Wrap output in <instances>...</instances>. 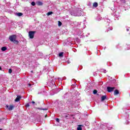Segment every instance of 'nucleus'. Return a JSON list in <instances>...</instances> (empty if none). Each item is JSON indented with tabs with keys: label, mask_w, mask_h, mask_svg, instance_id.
Here are the masks:
<instances>
[{
	"label": "nucleus",
	"mask_w": 130,
	"mask_h": 130,
	"mask_svg": "<svg viewBox=\"0 0 130 130\" xmlns=\"http://www.w3.org/2000/svg\"><path fill=\"white\" fill-rule=\"evenodd\" d=\"M82 125H79L78 127H77V130H82Z\"/></svg>",
	"instance_id": "obj_14"
},
{
	"label": "nucleus",
	"mask_w": 130,
	"mask_h": 130,
	"mask_svg": "<svg viewBox=\"0 0 130 130\" xmlns=\"http://www.w3.org/2000/svg\"><path fill=\"white\" fill-rule=\"evenodd\" d=\"M120 1H121V3H125V0H120Z\"/></svg>",
	"instance_id": "obj_23"
},
{
	"label": "nucleus",
	"mask_w": 130,
	"mask_h": 130,
	"mask_svg": "<svg viewBox=\"0 0 130 130\" xmlns=\"http://www.w3.org/2000/svg\"><path fill=\"white\" fill-rule=\"evenodd\" d=\"M41 110H47V109H41Z\"/></svg>",
	"instance_id": "obj_27"
},
{
	"label": "nucleus",
	"mask_w": 130,
	"mask_h": 130,
	"mask_svg": "<svg viewBox=\"0 0 130 130\" xmlns=\"http://www.w3.org/2000/svg\"><path fill=\"white\" fill-rule=\"evenodd\" d=\"M22 15H23V14L22 13H17V16H18V17H21V16H22Z\"/></svg>",
	"instance_id": "obj_15"
},
{
	"label": "nucleus",
	"mask_w": 130,
	"mask_h": 130,
	"mask_svg": "<svg viewBox=\"0 0 130 130\" xmlns=\"http://www.w3.org/2000/svg\"><path fill=\"white\" fill-rule=\"evenodd\" d=\"M21 97L20 95H18L16 99L15 100V102H19L20 101V99H21Z\"/></svg>",
	"instance_id": "obj_6"
},
{
	"label": "nucleus",
	"mask_w": 130,
	"mask_h": 130,
	"mask_svg": "<svg viewBox=\"0 0 130 130\" xmlns=\"http://www.w3.org/2000/svg\"><path fill=\"white\" fill-rule=\"evenodd\" d=\"M93 7L94 8H97L98 7V3L97 2H95L93 4Z\"/></svg>",
	"instance_id": "obj_7"
},
{
	"label": "nucleus",
	"mask_w": 130,
	"mask_h": 130,
	"mask_svg": "<svg viewBox=\"0 0 130 130\" xmlns=\"http://www.w3.org/2000/svg\"><path fill=\"white\" fill-rule=\"evenodd\" d=\"M69 117V114L65 115V118H68Z\"/></svg>",
	"instance_id": "obj_22"
},
{
	"label": "nucleus",
	"mask_w": 130,
	"mask_h": 130,
	"mask_svg": "<svg viewBox=\"0 0 130 130\" xmlns=\"http://www.w3.org/2000/svg\"><path fill=\"white\" fill-rule=\"evenodd\" d=\"M7 49H8V48H7V47H3L1 48V50L2 51H6V50H7Z\"/></svg>",
	"instance_id": "obj_9"
},
{
	"label": "nucleus",
	"mask_w": 130,
	"mask_h": 130,
	"mask_svg": "<svg viewBox=\"0 0 130 130\" xmlns=\"http://www.w3.org/2000/svg\"><path fill=\"white\" fill-rule=\"evenodd\" d=\"M16 39H17V36L16 35H12L9 37V40L10 41H12V42L16 40Z\"/></svg>",
	"instance_id": "obj_3"
},
{
	"label": "nucleus",
	"mask_w": 130,
	"mask_h": 130,
	"mask_svg": "<svg viewBox=\"0 0 130 130\" xmlns=\"http://www.w3.org/2000/svg\"><path fill=\"white\" fill-rule=\"evenodd\" d=\"M31 73H33V71H31Z\"/></svg>",
	"instance_id": "obj_32"
},
{
	"label": "nucleus",
	"mask_w": 130,
	"mask_h": 130,
	"mask_svg": "<svg viewBox=\"0 0 130 130\" xmlns=\"http://www.w3.org/2000/svg\"><path fill=\"white\" fill-rule=\"evenodd\" d=\"M12 72H13V71L12 70V69H10L9 70V74H12Z\"/></svg>",
	"instance_id": "obj_19"
},
{
	"label": "nucleus",
	"mask_w": 130,
	"mask_h": 130,
	"mask_svg": "<svg viewBox=\"0 0 130 130\" xmlns=\"http://www.w3.org/2000/svg\"><path fill=\"white\" fill-rule=\"evenodd\" d=\"M106 98H107L106 95L102 96L101 98V101H104V100H105V99H106Z\"/></svg>",
	"instance_id": "obj_8"
},
{
	"label": "nucleus",
	"mask_w": 130,
	"mask_h": 130,
	"mask_svg": "<svg viewBox=\"0 0 130 130\" xmlns=\"http://www.w3.org/2000/svg\"><path fill=\"white\" fill-rule=\"evenodd\" d=\"M31 6H35V2H31Z\"/></svg>",
	"instance_id": "obj_21"
},
{
	"label": "nucleus",
	"mask_w": 130,
	"mask_h": 130,
	"mask_svg": "<svg viewBox=\"0 0 130 130\" xmlns=\"http://www.w3.org/2000/svg\"><path fill=\"white\" fill-rule=\"evenodd\" d=\"M6 108H8V110H13L14 108H15V106L13 105H11L10 106L9 105H6Z\"/></svg>",
	"instance_id": "obj_4"
},
{
	"label": "nucleus",
	"mask_w": 130,
	"mask_h": 130,
	"mask_svg": "<svg viewBox=\"0 0 130 130\" xmlns=\"http://www.w3.org/2000/svg\"><path fill=\"white\" fill-rule=\"evenodd\" d=\"M39 109H40V108H39ZM41 110V109H40Z\"/></svg>",
	"instance_id": "obj_33"
},
{
	"label": "nucleus",
	"mask_w": 130,
	"mask_h": 130,
	"mask_svg": "<svg viewBox=\"0 0 130 130\" xmlns=\"http://www.w3.org/2000/svg\"><path fill=\"white\" fill-rule=\"evenodd\" d=\"M52 14H53V12L50 11V12H49L47 13V15L48 16H50V15H52Z\"/></svg>",
	"instance_id": "obj_13"
},
{
	"label": "nucleus",
	"mask_w": 130,
	"mask_h": 130,
	"mask_svg": "<svg viewBox=\"0 0 130 130\" xmlns=\"http://www.w3.org/2000/svg\"><path fill=\"white\" fill-rule=\"evenodd\" d=\"M49 85L50 88H51L52 89V92H54L55 93H56L58 92L57 91V89H56V86L55 85L54 81H51V82L49 83Z\"/></svg>",
	"instance_id": "obj_1"
},
{
	"label": "nucleus",
	"mask_w": 130,
	"mask_h": 130,
	"mask_svg": "<svg viewBox=\"0 0 130 130\" xmlns=\"http://www.w3.org/2000/svg\"><path fill=\"white\" fill-rule=\"evenodd\" d=\"M0 130H2V129H0Z\"/></svg>",
	"instance_id": "obj_34"
},
{
	"label": "nucleus",
	"mask_w": 130,
	"mask_h": 130,
	"mask_svg": "<svg viewBox=\"0 0 130 130\" xmlns=\"http://www.w3.org/2000/svg\"><path fill=\"white\" fill-rule=\"evenodd\" d=\"M93 93L94 94H97V90H94L93 91Z\"/></svg>",
	"instance_id": "obj_18"
},
{
	"label": "nucleus",
	"mask_w": 130,
	"mask_h": 130,
	"mask_svg": "<svg viewBox=\"0 0 130 130\" xmlns=\"http://www.w3.org/2000/svg\"><path fill=\"white\" fill-rule=\"evenodd\" d=\"M126 30H127V31H129V29H127Z\"/></svg>",
	"instance_id": "obj_31"
},
{
	"label": "nucleus",
	"mask_w": 130,
	"mask_h": 130,
	"mask_svg": "<svg viewBox=\"0 0 130 130\" xmlns=\"http://www.w3.org/2000/svg\"><path fill=\"white\" fill-rule=\"evenodd\" d=\"M59 56L60 57H62L63 56V52H60L59 53Z\"/></svg>",
	"instance_id": "obj_12"
},
{
	"label": "nucleus",
	"mask_w": 130,
	"mask_h": 130,
	"mask_svg": "<svg viewBox=\"0 0 130 130\" xmlns=\"http://www.w3.org/2000/svg\"><path fill=\"white\" fill-rule=\"evenodd\" d=\"M26 107H29V106H30V105L27 103V104H26Z\"/></svg>",
	"instance_id": "obj_25"
},
{
	"label": "nucleus",
	"mask_w": 130,
	"mask_h": 130,
	"mask_svg": "<svg viewBox=\"0 0 130 130\" xmlns=\"http://www.w3.org/2000/svg\"><path fill=\"white\" fill-rule=\"evenodd\" d=\"M38 5H39V6H42L43 4H42V2H38Z\"/></svg>",
	"instance_id": "obj_20"
},
{
	"label": "nucleus",
	"mask_w": 130,
	"mask_h": 130,
	"mask_svg": "<svg viewBox=\"0 0 130 130\" xmlns=\"http://www.w3.org/2000/svg\"><path fill=\"white\" fill-rule=\"evenodd\" d=\"M0 71H2V67H0Z\"/></svg>",
	"instance_id": "obj_30"
},
{
	"label": "nucleus",
	"mask_w": 130,
	"mask_h": 130,
	"mask_svg": "<svg viewBox=\"0 0 130 130\" xmlns=\"http://www.w3.org/2000/svg\"><path fill=\"white\" fill-rule=\"evenodd\" d=\"M76 16H78V17L82 16V11L79 12Z\"/></svg>",
	"instance_id": "obj_11"
},
{
	"label": "nucleus",
	"mask_w": 130,
	"mask_h": 130,
	"mask_svg": "<svg viewBox=\"0 0 130 130\" xmlns=\"http://www.w3.org/2000/svg\"><path fill=\"white\" fill-rule=\"evenodd\" d=\"M13 42H14L15 44H18V43H19V41L16 40H15Z\"/></svg>",
	"instance_id": "obj_16"
},
{
	"label": "nucleus",
	"mask_w": 130,
	"mask_h": 130,
	"mask_svg": "<svg viewBox=\"0 0 130 130\" xmlns=\"http://www.w3.org/2000/svg\"><path fill=\"white\" fill-rule=\"evenodd\" d=\"M56 121H57V122H59V119L56 118Z\"/></svg>",
	"instance_id": "obj_24"
},
{
	"label": "nucleus",
	"mask_w": 130,
	"mask_h": 130,
	"mask_svg": "<svg viewBox=\"0 0 130 130\" xmlns=\"http://www.w3.org/2000/svg\"><path fill=\"white\" fill-rule=\"evenodd\" d=\"M31 103H32V104H35V102L32 101V102H31Z\"/></svg>",
	"instance_id": "obj_29"
},
{
	"label": "nucleus",
	"mask_w": 130,
	"mask_h": 130,
	"mask_svg": "<svg viewBox=\"0 0 130 130\" xmlns=\"http://www.w3.org/2000/svg\"><path fill=\"white\" fill-rule=\"evenodd\" d=\"M107 89L108 92H112V91H113V90H114V89H115V87H111L110 86H108V87H107Z\"/></svg>",
	"instance_id": "obj_5"
},
{
	"label": "nucleus",
	"mask_w": 130,
	"mask_h": 130,
	"mask_svg": "<svg viewBox=\"0 0 130 130\" xmlns=\"http://www.w3.org/2000/svg\"><path fill=\"white\" fill-rule=\"evenodd\" d=\"M101 126H102L103 128H105V125H103V124H102L101 125Z\"/></svg>",
	"instance_id": "obj_26"
},
{
	"label": "nucleus",
	"mask_w": 130,
	"mask_h": 130,
	"mask_svg": "<svg viewBox=\"0 0 130 130\" xmlns=\"http://www.w3.org/2000/svg\"><path fill=\"white\" fill-rule=\"evenodd\" d=\"M34 34H35V31H30L29 32L28 35L30 39H33V38H34Z\"/></svg>",
	"instance_id": "obj_2"
},
{
	"label": "nucleus",
	"mask_w": 130,
	"mask_h": 130,
	"mask_svg": "<svg viewBox=\"0 0 130 130\" xmlns=\"http://www.w3.org/2000/svg\"><path fill=\"white\" fill-rule=\"evenodd\" d=\"M61 24H62L61 22H60V21L58 22V26L59 27H60V26H61Z\"/></svg>",
	"instance_id": "obj_17"
},
{
	"label": "nucleus",
	"mask_w": 130,
	"mask_h": 130,
	"mask_svg": "<svg viewBox=\"0 0 130 130\" xmlns=\"http://www.w3.org/2000/svg\"><path fill=\"white\" fill-rule=\"evenodd\" d=\"M103 72H104L105 73H106V70H103Z\"/></svg>",
	"instance_id": "obj_28"
},
{
	"label": "nucleus",
	"mask_w": 130,
	"mask_h": 130,
	"mask_svg": "<svg viewBox=\"0 0 130 130\" xmlns=\"http://www.w3.org/2000/svg\"><path fill=\"white\" fill-rule=\"evenodd\" d=\"M118 94H119V91H118V90H115L114 91V95H118Z\"/></svg>",
	"instance_id": "obj_10"
}]
</instances>
